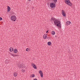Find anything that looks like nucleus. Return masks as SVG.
<instances>
[{
	"label": "nucleus",
	"mask_w": 80,
	"mask_h": 80,
	"mask_svg": "<svg viewBox=\"0 0 80 80\" xmlns=\"http://www.w3.org/2000/svg\"><path fill=\"white\" fill-rule=\"evenodd\" d=\"M51 20H52L54 21V24H55L57 27H59L60 28H61V24H60V22L59 21H58L57 20V19L53 18H51Z\"/></svg>",
	"instance_id": "1"
},
{
	"label": "nucleus",
	"mask_w": 80,
	"mask_h": 80,
	"mask_svg": "<svg viewBox=\"0 0 80 80\" xmlns=\"http://www.w3.org/2000/svg\"><path fill=\"white\" fill-rule=\"evenodd\" d=\"M11 20H12V21L15 22L17 20V18H16V16L15 15H12L11 16Z\"/></svg>",
	"instance_id": "2"
},
{
	"label": "nucleus",
	"mask_w": 80,
	"mask_h": 80,
	"mask_svg": "<svg viewBox=\"0 0 80 80\" xmlns=\"http://www.w3.org/2000/svg\"><path fill=\"white\" fill-rule=\"evenodd\" d=\"M50 7L51 8H55V3L51 2L50 3Z\"/></svg>",
	"instance_id": "3"
},
{
	"label": "nucleus",
	"mask_w": 80,
	"mask_h": 80,
	"mask_svg": "<svg viewBox=\"0 0 80 80\" xmlns=\"http://www.w3.org/2000/svg\"><path fill=\"white\" fill-rule=\"evenodd\" d=\"M31 66H32L34 69H37V67L36 65L34 64H33V63L31 64Z\"/></svg>",
	"instance_id": "4"
},
{
	"label": "nucleus",
	"mask_w": 80,
	"mask_h": 80,
	"mask_svg": "<svg viewBox=\"0 0 80 80\" xmlns=\"http://www.w3.org/2000/svg\"><path fill=\"white\" fill-rule=\"evenodd\" d=\"M62 13L64 17L66 16V14H65V12L64 11V10H62Z\"/></svg>",
	"instance_id": "5"
},
{
	"label": "nucleus",
	"mask_w": 80,
	"mask_h": 80,
	"mask_svg": "<svg viewBox=\"0 0 80 80\" xmlns=\"http://www.w3.org/2000/svg\"><path fill=\"white\" fill-rule=\"evenodd\" d=\"M39 73L40 74V75L41 77H43V72L42 71L40 70L39 72Z\"/></svg>",
	"instance_id": "6"
},
{
	"label": "nucleus",
	"mask_w": 80,
	"mask_h": 80,
	"mask_svg": "<svg viewBox=\"0 0 80 80\" xmlns=\"http://www.w3.org/2000/svg\"><path fill=\"white\" fill-rule=\"evenodd\" d=\"M7 12H9L10 11V10H11V8L8 6H7Z\"/></svg>",
	"instance_id": "7"
},
{
	"label": "nucleus",
	"mask_w": 80,
	"mask_h": 80,
	"mask_svg": "<svg viewBox=\"0 0 80 80\" xmlns=\"http://www.w3.org/2000/svg\"><path fill=\"white\" fill-rule=\"evenodd\" d=\"M25 67L22 64H21L20 65L19 68H25Z\"/></svg>",
	"instance_id": "8"
},
{
	"label": "nucleus",
	"mask_w": 80,
	"mask_h": 80,
	"mask_svg": "<svg viewBox=\"0 0 80 80\" xmlns=\"http://www.w3.org/2000/svg\"><path fill=\"white\" fill-rule=\"evenodd\" d=\"M47 34H45L43 36V38L44 39H46L47 38Z\"/></svg>",
	"instance_id": "9"
},
{
	"label": "nucleus",
	"mask_w": 80,
	"mask_h": 80,
	"mask_svg": "<svg viewBox=\"0 0 80 80\" xmlns=\"http://www.w3.org/2000/svg\"><path fill=\"white\" fill-rule=\"evenodd\" d=\"M17 72H14L13 73V75L15 77H17Z\"/></svg>",
	"instance_id": "10"
},
{
	"label": "nucleus",
	"mask_w": 80,
	"mask_h": 80,
	"mask_svg": "<svg viewBox=\"0 0 80 80\" xmlns=\"http://www.w3.org/2000/svg\"><path fill=\"white\" fill-rule=\"evenodd\" d=\"M66 23L68 25H70V23H71V22H70V21H68L66 22Z\"/></svg>",
	"instance_id": "11"
},
{
	"label": "nucleus",
	"mask_w": 80,
	"mask_h": 80,
	"mask_svg": "<svg viewBox=\"0 0 80 80\" xmlns=\"http://www.w3.org/2000/svg\"><path fill=\"white\" fill-rule=\"evenodd\" d=\"M14 53H17V52H18V50L17 49H15L14 50Z\"/></svg>",
	"instance_id": "12"
},
{
	"label": "nucleus",
	"mask_w": 80,
	"mask_h": 80,
	"mask_svg": "<svg viewBox=\"0 0 80 80\" xmlns=\"http://www.w3.org/2000/svg\"><path fill=\"white\" fill-rule=\"evenodd\" d=\"M34 77H35V74H31L30 76V77H31V78H33Z\"/></svg>",
	"instance_id": "13"
},
{
	"label": "nucleus",
	"mask_w": 80,
	"mask_h": 80,
	"mask_svg": "<svg viewBox=\"0 0 80 80\" xmlns=\"http://www.w3.org/2000/svg\"><path fill=\"white\" fill-rule=\"evenodd\" d=\"M68 2H68V3H69V4H68V5H69V6H72V3H70V1H69V0H68Z\"/></svg>",
	"instance_id": "14"
},
{
	"label": "nucleus",
	"mask_w": 80,
	"mask_h": 80,
	"mask_svg": "<svg viewBox=\"0 0 80 80\" xmlns=\"http://www.w3.org/2000/svg\"><path fill=\"white\" fill-rule=\"evenodd\" d=\"M65 2L66 3V4H67L68 5L69 4V3H68V0H66L65 1Z\"/></svg>",
	"instance_id": "15"
},
{
	"label": "nucleus",
	"mask_w": 80,
	"mask_h": 80,
	"mask_svg": "<svg viewBox=\"0 0 80 80\" xmlns=\"http://www.w3.org/2000/svg\"><path fill=\"white\" fill-rule=\"evenodd\" d=\"M47 44L48 45H50L52 44V42H48Z\"/></svg>",
	"instance_id": "16"
},
{
	"label": "nucleus",
	"mask_w": 80,
	"mask_h": 80,
	"mask_svg": "<svg viewBox=\"0 0 80 80\" xmlns=\"http://www.w3.org/2000/svg\"><path fill=\"white\" fill-rule=\"evenodd\" d=\"M55 34V31H52V35H54Z\"/></svg>",
	"instance_id": "17"
},
{
	"label": "nucleus",
	"mask_w": 80,
	"mask_h": 80,
	"mask_svg": "<svg viewBox=\"0 0 80 80\" xmlns=\"http://www.w3.org/2000/svg\"><path fill=\"white\" fill-rule=\"evenodd\" d=\"M10 54L11 55H12V56H13V57H15V54L10 53Z\"/></svg>",
	"instance_id": "18"
},
{
	"label": "nucleus",
	"mask_w": 80,
	"mask_h": 80,
	"mask_svg": "<svg viewBox=\"0 0 80 80\" xmlns=\"http://www.w3.org/2000/svg\"><path fill=\"white\" fill-rule=\"evenodd\" d=\"M62 28H63V29L64 28H65V25H64V24H62Z\"/></svg>",
	"instance_id": "19"
},
{
	"label": "nucleus",
	"mask_w": 80,
	"mask_h": 80,
	"mask_svg": "<svg viewBox=\"0 0 80 80\" xmlns=\"http://www.w3.org/2000/svg\"><path fill=\"white\" fill-rule=\"evenodd\" d=\"M25 69H22L21 70V72H25Z\"/></svg>",
	"instance_id": "20"
},
{
	"label": "nucleus",
	"mask_w": 80,
	"mask_h": 80,
	"mask_svg": "<svg viewBox=\"0 0 80 80\" xmlns=\"http://www.w3.org/2000/svg\"><path fill=\"white\" fill-rule=\"evenodd\" d=\"M53 1H54V3H57V0H52Z\"/></svg>",
	"instance_id": "21"
},
{
	"label": "nucleus",
	"mask_w": 80,
	"mask_h": 80,
	"mask_svg": "<svg viewBox=\"0 0 80 80\" xmlns=\"http://www.w3.org/2000/svg\"><path fill=\"white\" fill-rule=\"evenodd\" d=\"M28 50L30 51V49H28V48H27L26 49V51H28Z\"/></svg>",
	"instance_id": "22"
},
{
	"label": "nucleus",
	"mask_w": 80,
	"mask_h": 80,
	"mask_svg": "<svg viewBox=\"0 0 80 80\" xmlns=\"http://www.w3.org/2000/svg\"><path fill=\"white\" fill-rule=\"evenodd\" d=\"M9 50L10 52H12V48H9Z\"/></svg>",
	"instance_id": "23"
},
{
	"label": "nucleus",
	"mask_w": 80,
	"mask_h": 80,
	"mask_svg": "<svg viewBox=\"0 0 80 80\" xmlns=\"http://www.w3.org/2000/svg\"><path fill=\"white\" fill-rule=\"evenodd\" d=\"M47 39H48V40H50V38L49 37H47Z\"/></svg>",
	"instance_id": "24"
},
{
	"label": "nucleus",
	"mask_w": 80,
	"mask_h": 80,
	"mask_svg": "<svg viewBox=\"0 0 80 80\" xmlns=\"http://www.w3.org/2000/svg\"><path fill=\"white\" fill-rule=\"evenodd\" d=\"M10 48H11V49H12V51H13V48H12V47H10Z\"/></svg>",
	"instance_id": "25"
},
{
	"label": "nucleus",
	"mask_w": 80,
	"mask_h": 80,
	"mask_svg": "<svg viewBox=\"0 0 80 80\" xmlns=\"http://www.w3.org/2000/svg\"><path fill=\"white\" fill-rule=\"evenodd\" d=\"M2 20V18L1 17H0V21Z\"/></svg>",
	"instance_id": "26"
},
{
	"label": "nucleus",
	"mask_w": 80,
	"mask_h": 80,
	"mask_svg": "<svg viewBox=\"0 0 80 80\" xmlns=\"http://www.w3.org/2000/svg\"><path fill=\"white\" fill-rule=\"evenodd\" d=\"M17 56H18V55H15V57H16Z\"/></svg>",
	"instance_id": "27"
},
{
	"label": "nucleus",
	"mask_w": 80,
	"mask_h": 80,
	"mask_svg": "<svg viewBox=\"0 0 80 80\" xmlns=\"http://www.w3.org/2000/svg\"><path fill=\"white\" fill-rule=\"evenodd\" d=\"M48 30L47 32H46V33H48Z\"/></svg>",
	"instance_id": "28"
},
{
	"label": "nucleus",
	"mask_w": 80,
	"mask_h": 80,
	"mask_svg": "<svg viewBox=\"0 0 80 80\" xmlns=\"http://www.w3.org/2000/svg\"><path fill=\"white\" fill-rule=\"evenodd\" d=\"M33 80H38L37 79H34Z\"/></svg>",
	"instance_id": "29"
},
{
	"label": "nucleus",
	"mask_w": 80,
	"mask_h": 80,
	"mask_svg": "<svg viewBox=\"0 0 80 80\" xmlns=\"http://www.w3.org/2000/svg\"><path fill=\"white\" fill-rule=\"evenodd\" d=\"M28 1H29V2H30V1H31V0H28Z\"/></svg>",
	"instance_id": "30"
},
{
	"label": "nucleus",
	"mask_w": 80,
	"mask_h": 80,
	"mask_svg": "<svg viewBox=\"0 0 80 80\" xmlns=\"http://www.w3.org/2000/svg\"><path fill=\"white\" fill-rule=\"evenodd\" d=\"M49 4V3H48V4Z\"/></svg>",
	"instance_id": "31"
},
{
	"label": "nucleus",
	"mask_w": 80,
	"mask_h": 80,
	"mask_svg": "<svg viewBox=\"0 0 80 80\" xmlns=\"http://www.w3.org/2000/svg\"><path fill=\"white\" fill-rule=\"evenodd\" d=\"M49 4V3H48V4Z\"/></svg>",
	"instance_id": "32"
}]
</instances>
